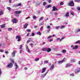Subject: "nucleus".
<instances>
[{
  "instance_id": "1",
  "label": "nucleus",
  "mask_w": 80,
  "mask_h": 80,
  "mask_svg": "<svg viewBox=\"0 0 80 80\" xmlns=\"http://www.w3.org/2000/svg\"><path fill=\"white\" fill-rule=\"evenodd\" d=\"M69 5L71 7H73L74 6V2H73V1H70L69 3Z\"/></svg>"
},
{
  "instance_id": "2",
  "label": "nucleus",
  "mask_w": 80,
  "mask_h": 80,
  "mask_svg": "<svg viewBox=\"0 0 80 80\" xmlns=\"http://www.w3.org/2000/svg\"><path fill=\"white\" fill-rule=\"evenodd\" d=\"M7 67L8 68H12L13 67V64L12 62L8 63V64L7 66Z\"/></svg>"
},
{
  "instance_id": "3",
  "label": "nucleus",
  "mask_w": 80,
  "mask_h": 80,
  "mask_svg": "<svg viewBox=\"0 0 80 80\" xmlns=\"http://www.w3.org/2000/svg\"><path fill=\"white\" fill-rule=\"evenodd\" d=\"M16 39H18V42H20L21 41V38L20 36H17L16 37Z\"/></svg>"
},
{
  "instance_id": "4",
  "label": "nucleus",
  "mask_w": 80,
  "mask_h": 80,
  "mask_svg": "<svg viewBox=\"0 0 80 80\" xmlns=\"http://www.w3.org/2000/svg\"><path fill=\"white\" fill-rule=\"evenodd\" d=\"M75 72L76 73H78L80 72V68H77V69H76L75 70Z\"/></svg>"
},
{
  "instance_id": "5",
  "label": "nucleus",
  "mask_w": 80,
  "mask_h": 80,
  "mask_svg": "<svg viewBox=\"0 0 80 80\" xmlns=\"http://www.w3.org/2000/svg\"><path fill=\"white\" fill-rule=\"evenodd\" d=\"M17 20L16 18H14L12 20V22L13 23H17Z\"/></svg>"
},
{
  "instance_id": "6",
  "label": "nucleus",
  "mask_w": 80,
  "mask_h": 80,
  "mask_svg": "<svg viewBox=\"0 0 80 80\" xmlns=\"http://www.w3.org/2000/svg\"><path fill=\"white\" fill-rule=\"evenodd\" d=\"M56 10H58V9L57 8H56L55 7L53 6L52 11H54V12H55V11H56Z\"/></svg>"
},
{
  "instance_id": "7",
  "label": "nucleus",
  "mask_w": 80,
  "mask_h": 80,
  "mask_svg": "<svg viewBox=\"0 0 80 80\" xmlns=\"http://www.w3.org/2000/svg\"><path fill=\"white\" fill-rule=\"evenodd\" d=\"M22 13V11L15 12V13H16V15H19V14H20V13Z\"/></svg>"
},
{
  "instance_id": "8",
  "label": "nucleus",
  "mask_w": 80,
  "mask_h": 80,
  "mask_svg": "<svg viewBox=\"0 0 80 80\" xmlns=\"http://www.w3.org/2000/svg\"><path fill=\"white\" fill-rule=\"evenodd\" d=\"M16 53V51H14L12 53V57H14L15 54Z\"/></svg>"
},
{
  "instance_id": "9",
  "label": "nucleus",
  "mask_w": 80,
  "mask_h": 80,
  "mask_svg": "<svg viewBox=\"0 0 80 80\" xmlns=\"http://www.w3.org/2000/svg\"><path fill=\"white\" fill-rule=\"evenodd\" d=\"M72 64L67 63L66 64L65 67L66 68H68V67H70V66H72Z\"/></svg>"
},
{
  "instance_id": "10",
  "label": "nucleus",
  "mask_w": 80,
  "mask_h": 80,
  "mask_svg": "<svg viewBox=\"0 0 80 80\" xmlns=\"http://www.w3.org/2000/svg\"><path fill=\"white\" fill-rule=\"evenodd\" d=\"M65 58H64L61 61H59L58 62V63L59 64H60L61 63H62L63 62L65 61Z\"/></svg>"
},
{
  "instance_id": "11",
  "label": "nucleus",
  "mask_w": 80,
  "mask_h": 80,
  "mask_svg": "<svg viewBox=\"0 0 80 80\" xmlns=\"http://www.w3.org/2000/svg\"><path fill=\"white\" fill-rule=\"evenodd\" d=\"M26 50L28 53H30V50L29 48L27 46H26Z\"/></svg>"
},
{
  "instance_id": "12",
  "label": "nucleus",
  "mask_w": 80,
  "mask_h": 80,
  "mask_svg": "<svg viewBox=\"0 0 80 80\" xmlns=\"http://www.w3.org/2000/svg\"><path fill=\"white\" fill-rule=\"evenodd\" d=\"M6 25V24H2L1 25V28H4L5 27V26Z\"/></svg>"
},
{
  "instance_id": "13",
  "label": "nucleus",
  "mask_w": 80,
  "mask_h": 80,
  "mask_svg": "<svg viewBox=\"0 0 80 80\" xmlns=\"http://www.w3.org/2000/svg\"><path fill=\"white\" fill-rule=\"evenodd\" d=\"M45 70H46V68H42V73H44L45 72Z\"/></svg>"
},
{
  "instance_id": "14",
  "label": "nucleus",
  "mask_w": 80,
  "mask_h": 80,
  "mask_svg": "<svg viewBox=\"0 0 80 80\" xmlns=\"http://www.w3.org/2000/svg\"><path fill=\"white\" fill-rule=\"evenodd\" d=\"M78 46L76 45L75 46V47H73V48H72V49L73 50H75V49L78 48Z\"/></svg>"
},
{
  "instance_id": "15",
  "label": "nucleus",
  "mask_w": 80,
  "mask_h": 80,
  "mask_svg": "<svg viewBox=\"0 0 80 80\" xmlns=\"http://www.w3.org/2000/svg\"><path fill=\"white\" fill-rule=\"evenodd\" d=\"M54 67H55V65L54 64H53L52 65V66L50 67V70H52V69H53V68H54Z\"/></svg>"
},
{
  "instance_id": "16",
  "label": "nucleus",
  "mask_w": 80,
  "mask_h": 80,
  "mask_svg": "<svg viewBox=\"0 0 80 80\" xmlns=\"http://www.w3.org/2000/svg\"><path fill=\"white\" fill-rule=\"evenodd\" d=\"M46 51L48 53V52H50L52 51V49L50 48H47Z\"/></svg>"
},
{
  "instance_id": "17",
  "label": "nucleus",
  "mask_w": 80,
  "mask_h": 80,
  "mask_svg": "<svg viewBox=\"0 0 80 80\" xmlns=\"http://www.w3.org/2000/svg\"><path fill=\"white\" fill-rule=\"evenodd\" d=\"M28 25V23H26L25 25L23 27L24 28H27V27Z\"/></svg>"
},
{
  "instance_id": "18",
  "label": "nucleus",
  "mask_w": 80,
  "mask_h": 80,
  "mask_svg": "<svg viewBox=\"0 0 80 80\" xmlns=\"http://www.w3.org/2000/svg\"><path fill=\"white\" fill-rule=\"evenodd\" d=\"M52 7L51 5H47L46 7H45V8H46L47 9V8H49V7Z\"/></svg>"
},
{
  "instance_id": "19",
  "label": "nucleus",
  "mask_w": 80,
  "mask_h": 80,
  "mask_svg": "<svg viewBox=\"0 0 80 80\" xmlns=\"http://www.w3.org/2000/svg\"><path fill=\"white\" fill-rule=\"evenodd\" d=\"M15 66L16 67V68H15V70H17V68H18V65L17 64V63H15Z\"/></svg>"
},
{
  "instance_id": "20",
  "label": "nucleus",
  "mask_w": 80,
  "mask_h": 80,
  "mask_svg": "<svg viewBox=\"0 0 80 80\" xmlns=\"http://www.w3.org/2000/svg\"><path fill=\"white\" fill-rule=\"evenodd\" d=\"M47 48H42V51H44V52H46L47 51Z\"/></svg>"
},
{
  "instance_id": "21",
  "label": "nucleus",
  "mask_w": 80,
  "mask_h": 80,
  "mask_svg": "<svg viewBox=\"0 0 80 80\" xmlns=\"http://www.w3.org/2000/svg\"><path fill=\"white\" fill-rule=\"evenodd\" d=\"M19 6H22V4H21V3H19L18 5H15L14 7H18Z\"/></svg>"
},
{
  "instance_id": "22",
  "label": "nucleus",
  "mask_w": 80,
  "mask_h": 80,
  "mask_svg": "<svg viewBox=\"0 0 80 80\" xmlns=\"http://www.w3.org/2000/svg\"><path fill=\"white\" fill-rule=\"evenodd\" d=\"M44 18V17H41L39 19V22H40V21H41V20H43V19Z\"/></svg>"
},
{
  "instance_id": "23",
  "label": "nucleus",
  "mask_w": 80,
  "mask_h": 80,
  "mask_svg": "<svg viewBox=\"0 0 80 80\" xmlns=\"http://www.w3.org/2000/svg\"><path fill=\"white\" fill-rule=\"evenodd\" d=\"M66 17H69V12H68L66 13Z\"/></svg>"
},
{
  "instance_id": "24",
  "label": "nucleus",
  "mask_w": 80,
  "mask_h": 80,
  "mask_svg": "<svg viewBox=\"0 0 80 80\" xmlns=\"http://www.w3.org/2000/svg\"><path fill=\"white\" fill-rule=\"evenodd\" d=\"M76 44H77L78 43V44H80V40H78V41H77L76 42Z\"/></svg>"
},
{
  "instance_id": "25",
  "label": "nucleus",
  "mask_w": 80,
  "mask_h": 80,
  "mask_svg": "<svg viewBox=\"0 0 80 80\" xmlns=\"http://www.w3.org/2000/svg\"><path fill=\"white\" fill-rule=\"evenodd\" d=\"M3 14V12L2 11H0V15H1Z\"/></svg>"
},
{
  "instance_id": "26",
  "label": "nucleus",
  "mask_w": 80,
  "mask_h": 80,
  "mask_svg": "<svg viewBox=\"0 0 80 80\" xmlns=\"http://www.w3.org/2000/svg\"><path fill=\"white\" fill-rule=\"evenodd\" d=\"M37 34L39 35H42V34L40 32H37Z\"/></svg>"
},
{
  "instance_id": "27",
  "label": "nucleus",
  "mask_w": 80,
  "mask_h": 80,
  "mask_svg": "<svg viewBox=\"0 0 80 80\" xmlns=\"http://www.w3.org/2000/svg\"><path fill=\"white\" fill-rule=\"evenodd\" d=\"M38 60H39V58H36L35 60V62H37L38 61Z\"/></svg>"
},
{
  "instance_id": "28",
  "label": "nucleus",
  "mask_w": 80,
  "mask_h": 80,
  "mask_svg": "<svg viewBox=\"0 0 80 80\" xmlns=\"http://www.w3.org/2000/svg\"><path fill=\"white\" fill-rule=\"evenodd\" d=\"M65 38V36L62 38L60 40V42H62V40H63L64 39V38Z\"/></svg>"
},
{
  "instance_id": "29",
  "label": "nucleus",
  "mask_w": 80,
  "mask_h": 80,
  "mask_svg": "<svg viewBox=\"0 0 80 80\" xmlns=\"http://www.w3.org/2000/svg\"><path fill=\"white\" fill-rule=\"evenodd\" d=\"M66 50L65 49H64V50H62V53H65L66 52Z\"/></svg>"
},
{
  "instance_id": "30",
  "label": "nucleus",
  "mask_w": 80,
  "mask_h": 80,
  "mask_svg": "<svg viewBox=\"0 0 80 80\" xmlns=\"http://www.w3.org/2000/svg\"><path fill=\"white\" fill-rule=\"evenodd\" d=\"M7 9H8L9 11H11V10H12V8L10 7L7 8Z\"/></svg>"
},
{
  "instance_id": "31",
  "label": "nucleus",
  "mask_w": 80,
  "mask_h": 80,
  "mask_svg": "<svg viewBox=\"0 0 80 80\" xmlns=\"http://www.w3.org/2000/svg\"><path fill=\"white\" fill-rule=\"evenodd\" d=\"M71 62H75V59H71Z\"/></svg>"
},
{
  "instance_id": "32",
  "label": "nucleus",
  "mask_w": 80,
  "mask_h": 80,
  "mask_svg": "<svg viewBox=\"0 0 80 80\" xmlns=\"http://www.w3.org/2000/svg\"><path fill=\"white\" fill-rule=\"evenodd\" d=\"M47 28H48V29H50V28H51V27H50V26H47Z\"/></svg>"
},
{
  "instance_id": "33",
  "label": "nucleus",
  "mask_w": 80,
  "mask_h": 80,
  "mask_svg": "<svg viewBox=\"0 0 80 80\" xmlns=\"http://www.w3.org/2000/svg\"><path fill=\"white\" fill-rule=\"evenodd\" d=\"M27 32H31V30H30V29H27Z\"/></svg>"
},
{
  "instance_id": "34",
  "label": "nucleus",
  "mask_w": 80,
  "mask_h": 80,
  "mask_svg": "<svg viewBox=\"0 0 80 80\" xmlns=\"http://www.w3.org/2000/svg\"><path fill=\"white\" fill-rule=\"evenodd\" d=\"M63 28H65V26H62L61 27V29H63Z\"/></svg>"
},
{
  "instance_id": "35",
  "label": "nucleus",
  "mask_w": 80,
  "mask_h": 80,
  "mask_svg": "<svg viewBox=\"0 0 80 80\" xmlns=\"http://www.w3.org/2000/svg\"><path fill=\"white\" fill-rule=\"evenodd\" d=\"M75 2H80V0H75Z\"/></svg>"
},
{
  "instance_id": "36",
  "label": "nucleus",
  "mask_w": 80,
  "mask_h": 80,
  "mask_svg": "<svg viewBox=\"0 0 80 80\" xmlns=\"http://www.w3.org/2000/svg\"><path fill=\"white\" fill-rule=\"evenodd\" d=\"M19 48L20 49H21V50H22V45H20Z\"/></svg>"
},
{
  "instance_id": "37",
  "label": "nucleus",
  "mask_w": 80,
  "mask_h": 80,
  "mask_svg": "<svg viewBox=\"0 0 80 80\" xmlns=\"http://www.w3.org/2000/svg\"><path fill=\"white\" fill-rule=\"evenodd\" d=\"M47 4V2H44L43 4V5H44V6H45V5H46Z\"/></svg>"
},
{
  "instance_id": "38",
  "label": "nucleus",
  "mask_w": 80,
  "mask_h": 80,
  "mask_svg": "<svg viewBox=\"0 0 80 80\" xmlns=\"http://www.w3.org/2000/svg\"><path fill=\"white\" fill-rule=\"evenodd\" d=\"M80 32V29H77L76 30V32Z\"/></svg>"
},
{
  "instance_id": "39",
  "label": "nucleus",
  "mask_w": 80,
  "mask_h": 80,
  "mask_svg": "<svg viewBox=\"0 0 80 80\" xmlns=\"http://www.w3.org/2000/svg\"><path fill=\"white\" fill-rule=\"evenodd\" d=\"M33 19H37V17L35 16H34L33 17Z\"/></svg>"
},
{
  "instance_id": "40",
  "label": "nucleus",
  "mask_w": 80,
  "mask_h": 80,
  "mask_svg": "<svg viewBox=\"0 0 80 80\" xmlns=\"http://www.w3.org/2000/svg\"><path fill=\"white\" fill-rule=\"evenodd\" d=\"M60 5H63V2H60Z\"/></svg>"
},
{
  "instance_id": "41",
  "label": "nucleus",
  "mask_w": 80,
  "mask_h": 80,
  "mask_svg": "<svg viewBox=\"0 0 80 80\" xmlns=\"http://www.w3.org/2000/svg\"><path fill=\"white\" fill-rule=\"evenodd\" d=\"M77 9L78 10H79V11H80V7H78L77 8Z\"/></svg>"
},
{
  "instance_id": "42",
  "label": "nucleus",
  "mask_w": 80,
  "mask_h": 80,
  "mask_svg": "<svg viewBox=\"0 0 80 80\" xmlns=\"http://www.w3.org/2000/svg\"><path fill=\"white\" fill-rule=\"evenodd\" d=\"M11 62L12 63H15V62L14 61V60H12Z\"/></svg>"
},
{
  "instance_id": "43",
  "label": "nucleus",
  "mask_w": 80,
  "mask_h": 80,
  "mask_svg": "<svg viewBox=\"0 0 80 80\" xmlns=\"http://www.w3.org/2000/svg\"><path fill=\"white\" fill-rule=\"evenodd\" d=\"M60 28V26H57V27H56V29H57V30H58V28Z\"/></svg>"
},
{
  "instance_id": "44",
  "label": "nucleus",
  "mask_w": 80,
  "mask_h": 80,
  "mask_svg": "<svg viewBox=\"0 0 80 80\" xmlns=\"http://www.w3.org/2000/svg\"><path fill=\"white\" fill-rule=\"evenodd\" d=\"M8 30H12V28H9L8 29Z\"/></svg>"
},
{
  "instance_id": "45",
  "label": "nucleus",
  "mask_w": 80,
  "mask_h": 80,
  "mask_svg": "<svg viewBox=\"0 0 80 80\" xmlns=\"http://www.w3.org/2000/svg\"><path fill=\"white\" fill-rule=\"evenodd\" d=\"M2 70L0 68V75H2Z\"/></svg>"
},
{
  "instance_id": "46",
  "label": "nucleus",
  "mask_w": 80,
  "mask_h": 80,
  "mask_svg": "<svg viewBox=\"0 0 80 80\" xmlns=\"http://www.w3.org/2000/svg\"><path fill=\"white\" fill-rule=\"evenodd\" d=\"M35 35V33L33 32H32V36H34Z\"/></svg>"
},
{
  "instance_id": "47",
  "label": "nucleus",
  "mask_w": 80,
  "mask_h": 80,
  "mask_svg": "<svg viewBox=\"0 0 80 80\" xmlns=\"http://www.w3.org/2000/svg\"><path fill=\"white\" fill-rule=\"evenodd\" d=\"M61 40V39H60V38H57V39L56 40H57V41H58V40Z\"/></svg>"
},
{
  "instance_id": "48",
  "label": "nucleus",
  "mask_w": 80,
  "mask_h": 80,
  "mask_svg": "<svg viewBox=\"0 0 80 80\" xmlns=\"http://www.w3.org/2000/svg\"><path fill=\"white\" fill-rule=\"evenodd\" d=\"M53 39H50L49 40L50 42H51L53 41Z\"/></svg>"
},
{
  "instance_id": "49",
  "label": "nucleus",
  "mask_w": 80,
  "mask_h": 80,
  "mask_svg": "<svg viewBox=\"0 0 80 80\" xmlns=\"http://www.w3.org/2000/svg\"><path fill=\"white\" fill-rule=\"evenodd\" d=\"M8 53H9V52H8V51H6L5 52V53L7 55V54H8Z\"/></svg>"
},
{
  "instance_id": "50",
  "label": "nucleus",
  "mask_w": 80,
  "mask_h": 80,
  "mask_svg": "<svg viewBox=\"0 0 80 80\" xmlns=\"http://www.w3.org/2000/svg\"><path fill=\"white\" fill-rule=\"evenodd\" d=\"M30 40H28L27 41V43H30Z\"/></svg>"
},
{
  "instance_id": "51",
  "label": "nucleus",
  "mask_w": 80,
  "mask_h": 80,
  "mask_svg": "<svg viewBox=\"0 0 80 80\" xmlns=\"http://www.w3.org/2000/svg\"><path fill=\"white\" fill-rule=\"evenodd\" d=\"M52 37V36H48V38H51Z\"/></svg>"
},
{
  "instance_id": "52",
  "label": "nucleus",
  "mask_w": 80,
  "mask_h": 80,
  "mask_svg": "<svg viewBox=\"0 0 80 80\" xmlns=\"http://www.w3.org/2000/svg\"><path fill=\"white\" fill-rule=\"evenodd\" d=\"M4 50H2V49H1L0 50V52H4Z\"/></svg>"
},
{
  "instance_id": "53",
  "label": "nucleus",
  "mask_w": 80,
  "mask_h": 80,
  "mask_svg": "<svg viewBox=\"0 0 80 80\" xmlns=\"http://www.w3.org/2000/svg\"><path fill=\"white\" fill-rule=\"evenodd\" d=\"M48 62L47 61H44V63H48Z\"/></svg>"
},
{
  "instance_id": "54",
  "label": "nucleus",
  "mask_w": 80,
  "mask_h": 80,
  "mask_svg": "<svg viewBox=\"0 0 80 80\" xmlns=\"http://www.w3.org/2000/svg\"><path fill=\"white\" fill-rule=\"evenodd\" d=\"M71 15H74V14L73 13V12H71L70 13Z\"/></svg>"
},
{
  "instance_id": "55",
  "label": "nucleus",
  "mask_w": 80,
  "mask_h": 80,
  "mask_svg": "<svg viewBox=\"0 0 80 80\" xmlns=\"http://www.w3.org/2000/svg\"><path fill=\"white\" fill-rule=\"evenodd\" d=\"M48 2L49 3H51V2H52V0H49Z\"/></svg>"
},
{
  "instance_id": "56",
  "label": "nucleus",
  "mask_w": 80,
  "mask_h": 80,
  "mask_svg": "<svg viewBox=\"0 0 80 80\" xmlns=\"http://www.w3.org/2000/svg\"><path fill=\"white\" fill-rule=\"evenodd\" d=\"M54 14H55V15H56V16H57V15H58V13H54Z\"/></svg>"
},
{
  "instance_id": "57",
  "label": "nucleus",
  "mask_w": 80,
  "mask_h": 80,
  "mask_svg": "<svg viewBox=\"0 0 80 80\" xmlns=\"http://www.w3.org/2000/svg\"><path fill=\"white\" fill-rule=\"evenodd\" d=\"M30 17H28L27 18H26V20L27 19H28L29 18H30Z\"/></svg>"
},
{
  "instance_id": "58",
  "label": "nucleus",
  "mask_w": 80,
  "mask_h": 80,
  "mask_svg": "<svg viewBox=\"0 0 80 80\" xmlns=\"http://www.w3.org/2000/svg\"><path fill=\"white\" fill-rule=\"evenodd\" d=\"M71 76H74V74H70Z\"/></svg>"
},
{
  "instance_id": "59",
  "label": "nucleus",
  "mask_w": 80,
  "mask_h": 80,
  "mask_svg": "<svg viewBox=\"0 0 80 80\" xmlns=\"http://www.w3.org/2000/svg\"><path fill=\"white\" fill-rule=\"evenodd\" d=\"M12 0H9V3H12Z\"/></svg>"
},
{
  "instance_id": "60",
  "label": "nucleus",
  "mask_w": 80,
  "mask_h": 80,
  "mask_svg": "<svg viewBox=\"0 0 80 80\" xmlns=\"http://www.w3.org/2000/svg\"><path fill=\"white\" fill-rule=\"evenodd\" d=\"M50 29H48V31H47V32L48 33H49V32H50Z\"/></svg>"
},
{
  "instance_id": "61",
  "label": "nucleus",
  "mask_w": 80,
  "mask_h": 80,
  "mask_svg": "<svg viewBox=\"0 0 80 80\" xmlns=\"http://www.w3.org/2000/svg\"><path fill=\"white\" fill-rule=\"evenodd\" d=\"M57 55H60V56L62 55V54H57Z\"/></svg>"
},
{
  "instance_id": "62",
  "label": "nucleus",
  "mask_w": 80,
  "mask_h": 80,
  "mask_svg": "<svg viewBox=\"0 0 80 80\" xmlns=\"http://www.w3.org/2000/svg\"><path fill=\"white\" fill-rule=\"evenodd\" d=\"M27 69H28V68H27V67L24 68L25 70H27Z\"/></svg>"
},
{
  "instance_id": "63",
  "label": "nucleus",
  "mask_w": 80,
  "mask_h": 80,
  "mask_svg": "<svg viewBox=\"0 0 80 80\" xmlns=\"http://www.w3.org/2000/svg\"><path fill=\"white\" fill-rule=\"evenodd\" d=\"M29 34H30V33H28L27 35V37H29Z\"/></svg>"
},
{
  "instance_id": "64",
  "label": "nucleus",
  "mask_w": 80,
  "mask_h": 80,
  "mask_svg": "<svg viewBox=\"0 0 80 80\" xmlns=\"http://www.w3.org/2000/svg\"><path fill=\"white\" fill-rule=\"evenodd\" d=\"M42 28H43V27H41V28H40V30H42Z\"/></svg>"
}]
</instances>
